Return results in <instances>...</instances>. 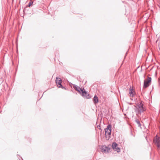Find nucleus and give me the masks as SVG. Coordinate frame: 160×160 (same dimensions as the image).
Returning <instances> with one entry per match:
<instances>
[{
	"instance_id": "obj_1",
	"label": "nucleus",
	"mask_w": 160,
	"mask_h": 160,
	"mask_svg": "<svg viewBox=\"0 0 160 160\" xmlns=\"http://www.w3.org/2000/svg\"><path fill=\"white\" fill-rule=\"evenodd\" d=\"M137 106L136 107L137 109L136 110V112H138V113L142 112L145 110L144 108L143 107V104L139 102L136 104Z\"/></svg>"
},
{
	"instance_id": "obj_2",
	"label": "nucleus",
	"mask_w": 160,
	"mask_h": 160,
	"mask_svg": "<svg viewBox=\"0 0 160 160\" xmlns=\"http://www.w3.org/2000/svg\"><path fill=\"white\" fill-rule=\"evenodd\" d=\"M111 125H109L105 129V132L106 138L107 140H109L111 134Z\"/></svg>"
},
{
	"instance_id": "obj_3",
	"label": "nucleus",
	"mask_w": 160,
	"mask_h": 160,
	"mask_svg": "<svg viewBox=\"0 0 160 160\" xmlns=\"http://www.w3.org/2000/svg\"><path fill=\"white\" fill-rule=\"evenodd\" d=\"M153 143L157 146L158 149L160 148V138L156 136L154 138L153 141Z\"/></svg>"
},
{
	"instance_id": "obj_4",
	"label": "nucleus",
	"mask_w": 160,
	"mask_h": 160,
	"mask_svg": "<svg viewBox=\"0 0 160 160\" xmlns=\"http://www.w3.org/2000/svg\"><path fill=\"white\" fill-rule=\"evenodd\" d=\"M151 81V78L148 77L147 79L144 80L143 87L147 88L150 85V83Z\"/></svg>"
},
{
	"instance_id": "obj_5",
	"label": "nucleus",
	"mask_w": 160,
	"mask_h": 160,
	"mask_svg": "<svg viewBox=\"0 0 160 160\" xmlns=\"http://www.w3.org/2000/svg\"><path fill=\"white\" fill-rule=\"evenodd\" d=\"M62 80L60 78L58 77L56 78V82L57 84L58 87L59 88H63L64 87L62 85Z\"/></svg>"
},
{
	"instance_id": "obj_6",
	"label": "nucleus",
	"mask_w": 160,
	"mask_h": 160,
	"mask_svg": "<svg viewBox=\"0 0 160 160\" xmlns=\"http://www.w3.org/2000/svg\"><path fill=\"white\" fill-rule=\"evenodd\" d=\"M118 144L116 142H113L112 144V149L115 151L119 152H120V149L118 146Z\"/></svg>"
},
{
	"instance_id": "obj_7",
	"label": "nucleus",
	"mask_w": 160,
	"mask_h": 160,
	"mask_svg": "<svg viewBox=\"0 0 160 160\" xmlns=\"http://www.w3.org/2000/svg\"><path fill=\"white\" fill-rule=\"evenodd\" d=\"M109 150V148L106 146H103L102 149V151L103 152L107 153Z\"/></svg>"
},
{
	"instance_id": "obj_8",
	"label": "nucleus",
	"mask_w": 160,
	"mask_h": 160,
	"mask_svg": "<svg viewBox=\"0 0 160 160\" xmlns=\"http://www.w3.org/2000/svg\"><path fill=\"white\" fill-rule=\"evenodd\" d=\"M81 93H82V96L87 97L88 95V93L85 91L84 88H82V90L81 92Z\"/></svg>"
},
{
	"instance_id": "obj_9",
	"label": "nucleus",
	"mask_w": 160,
	"mask_h": 160,
	"mask_svg": "<svg viewBox=\"0 0 160 160\" xmlns=\"http://www.w3.org/2000/svg\"><path fill=\"white\" fill-rule=\"evenodd\" d=\"M93 101L94 104H96L98 102V98L96 95H95L93 98Z\"/></svg>"
},
{
	"instance_id": "obj_10",
	"label": "nucleus",
	"mask_w": 160,
	"mask_h": 160,
	"mask_svg": "<svg viewBox=\"0 0 160 160\" xmlns=\"http://www.w3.org/2000/svg\"><path fill=\"white\" fill-rule=\"evenodd\" d=\"M74 88L77 91L81 93V92L82 91V88H80L78 86H74Z\"/></svg>"
},
{
	"instance_id": "obj_11",
	"label": "nucleus",
	"mask_w": 160,
	"mask_h": 160,
	"mask_svg": "<svg viewBox=\"0 0 160 160\" xmlns=\"http://www.w3.org/2000/svg\"><path fill=\"white\" fill-rule=\"evenodd\" d=\"M133 90L132 89H130V92L129 93L130 94V96L133 97L134 95Z\"/></svg>"
},
{
	"instance_id": "obj_12",
	"label": "nucleus",
	"mask_w": 160,
	"mask_h": 160,
	"mask_svg": "<svg viewBox=\"0 0 160 160\" xmlns=\"http://www.w3.org/2000/svg\"><path fill=\"white\" fill-rule=\"evenodd\" d=\"M136 122L138 124L139 126L140 127L141 126V124H140V122L138 120H136Z\"/></svg>"
},
{
	"instance_id": "obj_13",
	"label": "nucleus",
	"mask_w": 160,
	"mask_h": 160,
	"mask_svg": "<svg viewBox=\"0 0 160 160\" xmlns=\"http://www.w3.org/2000/svg\"><path fill=\"white\" fill-rule=\"evenodd\" d=\"M32 2H30L28 4V6L30 7L31 6V4H32Z\"/></svg>"
},
{
	"instance_id": "obj_14",
	"label": "nucleus",
	"mask_w": 160,
	"mask_h": 160,
	"mask_svg": "<svg viewBox=\"0 0 160 160\" xmlns=\"http://www.w3.org/2000/svg\"><path fill=\"white\" fill-rule=\"evenodd\" d=\"M100 127V126H97V127H98H98Z\"/></svg>"
},
{
	"instance_id": "obj_15",
	"label": "nucleus",
	"mask_w": 160,
	"mask_h": 160,
	"mask_svg": "<svg viewBox=\"0 0 160 160\" xmlns=\"http://www.w3.org/2000/svg\"><path fill=\"white\" fill-rule=\"evenodd\" d=\"M100 127V126H97V127H98H98Z\"/></svg>"
}]
</instances>
